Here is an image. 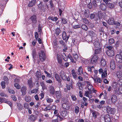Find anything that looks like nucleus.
Segmentation results:
<instances>
[{
	"instance_id": "1",
	"label": "nucleus",
	"mask_w": 122,
	"mask_h": 122,
	"mask_svg": "<svg viewBox=\"0 0 122 122\" xmlns=\"http://www.w3.org/2000/svg\"><path fill=\"white\" fill-rule=\"evenodd\" d=\"M73 55L74 59H73L72 56L70 54H69L67 56V58L70 59L72 62L73 63H76V61L78 59L79 57L76 53L74 54H73Z\"/></svg>"
},
{
	"instance_id": "2",
	"label": "nucleus",
	"mask_w": 122,
	"mask_h": 122,
	"mask_svg": "<svg viewBox=\"0 0 122 122\" xmlns=\"http://www.w3.org/2000/svg\"><path fill=\"white\" fill-rule=\"evenodd\" d=\"M59 74L61 77L62 79L64 81H69L70 78L68 76L67 77L66 75V73L63 70H61L59 73Z\"/></svg>"
},
{
	"instance_id": "3",
	"label": "nucleus",
	"mask_w": 122,
	"mask_h": 122,
	"mask_svg": "<svg viewBox=\"0 0 122 122\" xmlns=\"http://www.w3.org/2000/svg\"><path fill=\"white\" fill-rule=\"evenodd\" d=\"M40 61L43 62L46 59V55L44 51L41 50L39 53Z\"/></svg>"
},
{
	"instance_id": "4",
	"label": "nucleus",
	"mask_w": 122,
	"mask_h": 122,
	"mask_svg": "<svg viewBox=\"0 0 122 122\" xmlns=\"http://www.w3.org/2000/svg\"><path fill=\"white\" fill-rule=\"evenodd\" d=\"M110 98L112 102L114 104L116 103L117 101V97L116 95H112L110 96Z\"/></svg>"
},
{
	"instance_id": "5",
	"label": "nucleus",
	"mask_w": 122,
	"mask_h": 122,
	"mask_svg": "<svg viewBox=\"0 0 122 122\" xmlns=\"http://www.w3.org/2000/svg\"><path fill=\"white\" fill-rule=\"evenodd\" d=\"M116 109L115 108L109 107L107 109V112L109 114H114L115 113Z\"/></svg>"
},
{
	"instance_id": "6",
	"label": "nucleus",
	"mask_w": 122,
	"mask_h": 122,
	"mask_svg": "<svg viewBox=\"0 0 122 122\" xmlns=\"http://www.w3.org/2000/svg\"><path fill=\"white\" fill-rule=\"evenodd\" d=\"M117 89H115L114 91L115 93L119 95L120 94H122V85L119 86Z\"/></svg>"
},
{
	"instance_id": "7",
	"label": "nucleus",
	"mask_w": 122,
	"mask_h": 122,
	"mask_svg": "<svg viewBox=\"0 0 122 122\" xmlns=\"http://www.w3.org/2000/svg\"><path fill=\"white\" fill-rule=\"evenodd\" d=\"M30 19L32 23L35 24L37 22V16L36 15H34L31 16L30 18Z\"/></svg>"
},
{
	"instance_id": "8",
	"label": "nucleus",
	"mask_w": 122,
	"mask_h": 122,
	"mask_svg": "<svg viewBox=\"0 0 122 122\" xmlns=\"http://www.w3.org/2000/svg\"><path fill=\"white\" fill-rule=\"evenodd\" d=\"M98 58V57L97 55L94 56L92 57L91 60V63L92 64L95 63L96 62Z\"/></svg>"
},
{
	"instance_id": "9",
	"label": "nucleus",
	"mask_w": 122,
	"mask_h": 122,
	"mask_svg": "<svg viewBox=\"0 0 122 122\" xmlns=\"http://www.w3.org/2000/svg\"><path fill=\"white\" fill-rule=\"evenodd\" d=\"M62 107L64 109L68 110L70 108V106L68 103L66 102L62 104Z\"/></svg>"
},
{
	"instance_id": "10",
	"label": "nucleus",
	"mask_w": 122,
	"mask_h": 122,
	"mask_svg": "<svg viewBox=\"0 0 122 122\" xmlns=\"http://www.w3.org/2000/svg\"><path fill=\"white\" fill-rule=\"evenodd\" d=\"M27 88L25 86H23L20 89V91L22 93V95H25L27 93Z\"/></svg>"
},
{
	"instance_id": "11",
	"label": "nucleus",
	"mask_w": 122,
	"mask_h": 122,
	"mask_svg": "<svg viewBox=\"0 0 122 122\" xmlns=\"http://www.w3.org/2000/svg\"><path fill=\"white\" fill-rule=\"evenodd\" d=\"M86 87H87L89 91L90 92H92L93 90V86L91 84V83L90 82L87 81L86 82Z\"/></svg>"
},
{
	"instance_id": "12",
	"label": "nucleus",
	"mask_w": 122,
	"mask_h": 122,
	"mask_svg": "<svg viewBox=\"0 0 122 122\" xmlns=\"http://www.w3.org/2000/svg\"><path fill=\"white\" fill-rule=\"evenodd\" d=\"M106 53L108 56L111 57L113 56L114 55V50L107 51Z\"/></svg>"
},
{
	"instance_id": "13",
	"label": "nucleus",
	"mask_w": 122,
	"mask_h": 122,
	"mask_svg": "<svg viewBox=\"0 0 122 122\" xmlns=\"http://www.w3.org/2000/svg\"><path fill=\"white\" fill-rule=\"evenodd\" d=\"M115 59L117 62H121L122 61V57L119 54H117L116 56Z\"/></svg>"
},
{
	"instance_id": "14",
	"label": "nucleus",
	"mask_w": 122,
	"mask_h": 122,
	"mask_svg": "<svg viewBox=\"0 0 122 122\" xmlns=\"http://www.w3.org/2000/svg\"><path fill=\"white\" fill-rule=\"evenodd\" d=\"M104 121L106 122H110L111 121V117L108 114H106L104 117Z\"/></svg>"
},
{
	"instance_id": "15",
	"label": "nucleus",
	"mask_w": 122,
	"mask_h": 122,
	"mask_svg": "<svg viewBox=\"0 0 122 122\" xmlns=\"http://www.w3.org/2000/svg\"><path fill=\"white\" fill-rule=\"evenodd\" d=\"M91 77L93 79L95 83L98 82L101 83L102 82V80L100 78L98 77H97L96 78L95 77H93L92 76H91Z\"/></svg>"
},
{
	"instance_id": "16",
	"label": "nucleus",
	"mask_w": 122,
	"mask_h": 122,
	"mask_svg": "<svg viewBox=\"0 0 122 122\" xmlns=\"http://www.w3.org/2000/svg\"><path fill=\"white\" fill-rule=\"evenodd\" d=\"M69 36H67L66 33L65 31L63 32L62 34V37L63 40L67 41L69 38Z\"/></svg>"
},
{
	"instance_id": "17",
	"label": "nucleus",
	"mask_w": 122,
	"mask_h": 122,
	"mask_svg": "<svg viewBox=\"0 0 122 122\" xmlns=\"http://www.w3.org/2000/svg\"><path fill=\"white\" fill-rule=\"evenodd\" d=\"M56 59L57 60L58 63L60 64H62V60L61 56L60 55L58 54H57Z\"/></svg>"
},
{
	"instance_id": "18",
	"label": "nucleus",
	"mask_w": 122,
	"mask_h": 122,
	"mask_svg": "<svg viewBox=\"0 0 122 122\" xmlns=\"http://www.w3.org/2000/svg\"><path fill=\"white\" fill-rule=\"evenodd\" d=\"M27 84L29 87L30 88L33 87L34 85L31 79H29L28 80Z\"/></svg>"
},
{
	"instance_id": "19",
	"label": "nucleus",
	"mask_w": 122,
	"mask_h": 122,
	"mask_svg": "<svg viewBox=\"0 0 122 122\" xmlns=\"http://www.w3.org/2000/svg\"><path fill=\"white\" fill-rule=\"evenodd\" d=\"M110 67L111 69L113 70H114L115 68V65L114 60H112L110 62Z\"/></svg>"
},
{
	"instance_id": "20",
	"label": "nucleus",
	"mask_w": 122,
	"mask_h": 122,
	"mask_svg": "<svg viewBox=\"0 0 122 122\" xmlns=\"http://www.w3.org/2000/svg\"><path fill=\"white\" fill-rule=\"evenodd\" d=\"M36 0H32L31 1H29L28 4V6L31 7L35 5L36 3Z\"/></svg>"
},
{
	"instance_id": "21",
	"label": "nucleus",
	"mask_w": 122,
	"mask_h": 122,
	"mask_svg": "<svg viewBox=\"0 0 122 122\" xmlns=\"http://www.w3.org/2000/svg\"><path fill=\"white\" fill-rule=\"evenodd\" d=\"M114 19L112 18H110L107 21V23L109 25H113L114 23Z\"/></svg>"
},
{
	"instance_id": "22",
	"label": "nucleus",
	"mask_w": 122,
	"mask_h": 122,
	"mask_svg": "<svg viewBox=\"0 0 122 122\" xmlns=\"http://www.w3.org/2000/svg\"><path fill=\"white\" fill-rule=\"evenodd\" d=\"M49 92L50 94L52 95H54L55 94V90L53 86H51L50 88Z\"/></svg>"
},
{
	"instance_id": "23",
	"label": "nucleus",
	"mask_w": 122,
	"mask_h": 122,
	"mask_svg": "<svg viewBox=\"0 0 122 122\" xmlns=\"http://www.w3.org/2000/svg\"><path fill=\"white\" fill-rule=\"evenodd\" d=\"M54 76L57 81L58 82H61V79L58 74L57 73H55L54 75Z\"/></svg>"
},
{
	"instance_id": "24",
	"label": "nucleus",
	"mask_w": 122,
	"mask_h": 122,
	"mask_svg": "<svg viewBox=\"0 0 122 122\" xmlns=\"http://www.w3.org/2000/svg\"><path fill=\"white\" fill-rule=\"evenodd\" d=\"M37 117L36 115H31L30 116L29 119L32 122L35 121Z\"/></svg>"
},
{
	"instance_id": "25",
	"label": "nucleus",
	"mask_w": 122,
	"mask_h": 122,
	"mask_svg": "<svg viewBox=\"0 0 122 122\" xmlns=\"http://www.w3.org/2000/svg\"><path fill=\"white\" fill-rule=\"evenodd\" d=\"M116 75L117 78H121L122 77V71L120 70L116 72Z\"/></svg>"
},
{
	"instance_id": "26",
	"label": "nucleus",
	"mask_w": 122,
	"mask_h": 122,
	"mask_svg": "<svg viewBox=\"0 0 122 122\" xmlns=\"http://www.w3.org/2000/svg\"><path fill=\"white\" fill-rule=\"evenodd\" d=\"M71 74L74 78L75 79L77 77V75L75 70L73 69L71 71Z\"/></svg>"
},
{
	"instance_id": "27",
	"label": "nucleus",
	"mask_w": 122,
	"mask_h": 122,
	"mask_svg": "<svg viewBox=\"0 0 122 122\" xmlns=\"http://www.w3.org/2000/svg\"><path fill=\"white\" fill-rule=\"evenodd\" d=\"M83 72V68L81 66H80L78 70V72H77V73L78 75H79L82 74Z\"/></svg>"
},
{
	"instance_id": "28",
	"label": "nucleus",
	"mask_w": 122,
	"mask_h": 122,
	"mask_svg": "<svg viewBox=\"0 0 122 122\" xmlns=\"http://www.w3.org/2000/svg\"><path fill=\"white\" fill-rule=\"evenodd\" d=\"M59 42L62 46L64 47L65 50H66L67 49V46H66L65 43L62 40L60 41Z\"/></svg>"
},
{
	"instance_id": "29",
	"label": "nucleus",
	"mask_w": 122,
	"mask_h": 122,
	"mask_svg": "<svg viewBox=\"0 0 122 122\" xmlns=\"http://www.w3.org/2000/svg\"><path fill=\"white\" fill-rule=\"evenodd\" d=\"M55 93L56 97L60 99L61 97V91H56Z\"/></svg>"
},
{
	"instance_id": "30",
	"label": "nucleus",
	"mask_w": 122,
	"mask_h": 122,
	"mask_svg": "<svg viewBox=\"0 0 122 122\" xmlns=\"http://www.w3.org/2000/svg\"><path fill=\"white\" fill-rule=\"evenodd\" d=\"M100 8L102 10L104 11L106 10V6L105 4L101 3L100 4Z\"/></svg>"
},
{
	"instance_id": "31",
	"label": "nucleus",
	"mask_w": 122,
	"mask_h": 122,
	"mask_svg": "<svg viewBox=\"0 0 122 122\" xmlns=\"http://www.w3.org/2000/svg\"><path fill=\"white\" fill-rule=\"evenodd\" d=\"M31 54L33 59H34L36 56V53L35 49H33L31 53Z\"/></svg>"
},
{
	"instance_id": "32",
	"label": "nucleus",
	"mask_w": 122,
	"mask_h": 122,
	"mask_svg": "<svg viewBox=\"0 0 122 122\" xmlns=\"http://www.w3.org/2000/svg\"><path fill=\"white\" fill-rule=\"evenodd\" d=\"M94 44L95 47L96 48H99L100 47V44L99 41H95L94 43Z\"/></svg>"
},
{
	"instance_id": "33",
	"label": "nucleus",
	"mask_w": 122,
	"mask_h": 122,
	"mask_svg": "<svg viewBox=\"0 0 122 122\" xmlns=\"http://www.w3.org/2000/svg\"><path fill=\"white\" fill-rule=\"evenodd\" d=\"M36 75L38 78H41L42 74L41 72L37 71L36 73Z\"/></svg>"
},
{
	"instance_id": "34",
	"label": "nucleus",
	"mask_w": 122,
	"mask_h": 122,
	"mask_svg": "<svg viewBox=\"0 0 122 122\" xmlns=\"http://www.w3.org/2000/svg\"><path fill=\"white\" fill-rule=\"evenodd\" d=\"M67 113L66 111H62L61 113V116L63 117H65L67 115Z\"/></svg>"
},
{
	"instance_id": "35",
	"label": "nucleus",
	"mask_w": 122,
	"mask_h": 122,
	"mask_svg": "<svg viewBox=\"0 0 122 122\" xmlns=\"http://www.w3.org/2000/svg\"><path fill=\"white\" fill-rule=\"evenodd\" d=\"M89 11L88 10H85L84 12L85 16L86 17H88L89 15Z\"/></svg>"
},
{
	"instance_id": "36",
	"label": "nucleus",
	"mask_w": 122,
	"mask_h": 122,
	"mask_svg": "<svg viewBox=\"0 0 122 122\" xmlns=\"http://www.w3.org/2000/svg\"><path fill=\"white\" fill-rule=\"evenodd\" d=\"M17 107L18 109L20 111L22 110L23 109V107L22 105L20 103H17Z\"/></svg>"
},
{
	"instance_id": "37",
	"label": "nucleus",
	"mask_w": 122,
	"mask_h": 122,
	"mask_svg": "<svg viewBox=\"0 0 122 122\" xmlns=\"http://www.w3.org/2000/svg\"><path fill=\"white\" fill-rule=\"evenodd\" d=\"M101 65L102 66H105L106 64L105 60L103 59H102L101 60Z\"/></svg>"
},
{
	"instance_id": "38",
	"label": "nucleus",
	"mask_w": 122,
	"mask_h": 122,
	"mask_svg": "<svg viewBox=\"0 0 122 122\" xmlns=\"http://www.w3.org/2000/svg\"><path fill=\"white\" fill-rule=\"evenodd\" d=\"M25 100L26 102H29L31 101V98L29 96H26L25 97Z\"/></svg>"
},
{
	"instance_id": "39",
	"label": "nucleus",
	"mask_w": 122,
	"mask_h": 122,
	"mask_svg": "<svg viewBox=\"0 0 122 122\" xmlns=\"http://www.w3.org/2000/svg\"><path fill=\"white\" fill-rule=\"evenodd\" d=\"M102 51V49L101 48H99L96 49L95 51V54H99Z\"/></svg>"
},
{
	"instance_id": "40",
	"label": "nucleus",
	"mask_w": 122,
	"mask_h": 122,
	"mask_svg": "<svg viewBox=\"0 0 122 122\" xmlns=\"http://www.w3.org/2000/svg\"><path fill=\"white\" fill-rule=\"evenodd\" d=\"M61 32V30L60 28H57L55 30V34L57 36L59 35Z\"/></svg>"
},
{
	"instance_id": "41",
	"label": "nucleus",
	"mask_w": 122,
	"mask_h": 122,
	"mask_svg": "<svg viewBox=\"0 0 122 122\" xmlns=\"http://www.w3.org/2000/svg\"><path fill=\"white\" fill-rule=\"evenodd\" d=\"M75 112L76 114H77L79 112V107L77 106H76L75 108Z\"/></svg>"
},
{
	"instance_id": "42",
	"label": "nucleus",
	"mask_w": 122,
	"mask_h": 122,
	"mask_svg": "<svg viewBox=\"0 0 122 122\" xmlns=\"http://www.w3.org/2000/svg\"><path fill=\"white\" fill-rule=\"evenodd\" d=\"M107 6L110 9H112L114 7V4L112 3H109L107 4Z\"/></svg>"
},
{
	"instance_id": "43",
	"label": "nucleus",
	"mask_w": 122,
	"mask_h": 122,
	"mask_svg": "<svg viewBox=\"0 0 122 122\" xmlns=\"http://www.w3.org/2000/svg\"><path fill=\"white\" fill-rule=\"evenodd\" d=\"M3 79L5 82L7 84H8L9 82V80L8 78L6 76H4L3 77Z\"/></svg>"
},
{
	"instance_id": "44",
	"label": "nucleus",
	"mask_w": 122,
	"mask_h": 122,
	"mask_svg": "<svg viewBox=\"0 0 122 122\" xmlns=\"http://www.w3.org/2000/svg\"><path fill=\"white\" fill-rule=\"evenodd\" d=\"M7 100L4 98H1L0 97V102L1 103H6Z\"/></svg>"
},
{
	"instance_id": "45",
	"label": "nucleus",
	"mask_w": 122,
	"mask_h": 122,
	"mask_svg": "<svg viewBox=\"0 0 122 122\" xmlns=\"http://www.w3.org/2000/svg\"><path fill=\"white\" fill-rule=\"evenodd\" d=\"M62 20V24H66L67 23V20L66 18H61Z\"/></svg>"
},
{
	"instance_id": "46",
	"label": "nucleus",
	"mask_w": 122,
	"mask_h": 122,
	"mask_svg": "<svg viewBox=\"0 0 122 122\" xmlns=\"http://www.w3.org/2000/svg\"><path fill=\"white\" fill-rule=\"evenodd\" d=\"M41 85V86L43 89V90L46 89V87L44 82H41L40 83Z\"/></svg>"
},
{
	"instance_id": "47",
	"label": "nucleus",
	"mask_w": 122,
	"mask_h": 122,
	"mask_svg": "<svg viewBox=\"0 0 122 122\" xmlns=\"http://www.w3.org/2000/svg\"><path fill=\"white\" fill-rule=\"evenodd\" d=\"M92 92H90V91H86L85 92L84 96L86 97H88V95L90 94H92Z\"/></svg>"
},
{
	"instance_id": "48",
	"label": "nucleus",
	"mask_w": 122,
	"mask_h": 122,
	"mask_svg": "<svg viewBox=\"0 0 122 122\" xmlns=\"http://www.w3.org/2000/svg\"><path fill=\"white\" fill-rule=\"evenodd\" d=\"M24 108L25 109H28L29 108V105L28 103H25L24 104Z\"/></svg>"
},
{
	"instance_id": "49",
	"label": "nucleus",
	"mask_w": 122,
	"mask_h": 122,
	"mask_svg": "<svg viewBox=\"0 0 122 122\" xmlns=\"http://www.w3.org/2000/svg\"><path fill=\"white\" fill-rule=\"evenodd\" d=\"M14 86L17 89H20L21 88L20 86L18 83H15L14 84Z\"/></svg>"
},
{
	"instance_id": "50",
	"label": "nucleus",
	"mask_w": 122,
	"mask_h": 122,
	"mask_svg": "<svg viewBox=\"0 0 122 122\" xmlns=\"http://www.w3.org/2000/svg\"><path fill=\"white\" fill-rule=\"evenodd\" d=\"M81 28L83 29L85 31H87L88 29L87 26L85 25H82L81 26Z\"/></svg>"
},
{
	"instance_id": "51",
	"label": "nucleus",
	"mask_w": 122,
	"mask_h": 122,
	"mask_svg": "<svg viewBox=\"0 0 122 122\" xmlns=\"http://www.w3.org/2000/svg\"><path fill=\"white\" fill-rule=\"evenodd\" d=\"M107 71L106 70H105L104 72L102 73V77H104L107 76Z\"/></svg>"
},
{
	"instance_id": "52",
	"label": "nucleus",
	"mask_w": 122,
	"mask_h": 122,
	"mask_svg": "<svg viewBox=\"0 0 122 122\" xmlns=\"http://www.w3.org/2000/svg\"><path fill=\"white\" fill-rule=\"evenodd\" d=\"M38 91V90L36 89H35L32 90L30 92L31 94L35 93L36 94Z\"/></svg>"
},
{
	"instance_id": "53",
	"label": "nucleus",
	"mask_w": 122,
	"mask_h": 122,
	"mask_svg": "<svg viewBox=\"0 0 122 122\" xmlns=\"http://www.w3.org/2000/svg\"><path fill=\"white\" fill-rule=\"evenodd\" d=\"M96 112L95 111H93L91 112L92 113V117H94L95 118H96L97 117V116Z\"/></svg>"
},
{
	"instance_id": "54",
	"label": "nucleus",
	"mask_w": 122,
	"mask_h": 122,
	"mask_svg": "<svg viewBox=\"0 0 122 122\" xmlns=\"http://www.w3.org/2000/svg\"><path fill=\"white\" fill-rule=\"evenodd\" d=\"M109 42L111 44L114 43V40L113 38H110L109 40Z\"/></svg>"
},
{
	"instance_id": "55",
	"label": "nucleus",
	"mask_w": 122,
	"mask_h": 122,
	"mask_svg": "<svg viewBox=\"0 0 122 122\" xmlns=\"http://www.w3.org/2000/svg\"><path fill=\"white\" fill-rule=\"evenodd\" d=\"M46 101L47 102L49 103H51L53 101V100L51 98H49V97L47 98Z\"/></svg>"
},
{
	"instance_id": "56",
	"label": "nucleus",
	"mask_w": 122,
	"mask_h": 122,
	"mask_svg": "<svg viewBox=\"0 0 122 122\" xmlns=\"http://www.w3.org/2000/svg\"><path fill=\"white\" fill-rule=\"evenodd\" d=\"M83 22L85 24H87L88 23L89 21L86 19L85 18H83Z\"/></svg>"
},
{
	"instance_id": "57",
	"label": "nucleus",
	"mask_w": 122,
	"mask_h": 122,
	"mask_svg": "<svg viewBox=\"0 0 122 122\" xmlns=\"http://www.w3.org/2000/svg\"><path fill=\"white\" fill-rule=\"evenodd\" d=\"M73 28L74 29H76L81 28V25H73Z\"/></svg>"
},
{
	"instance_id": "58",
	"label": "nucleus",
	"mask_w": 122,
	"mask_h": 122,
	"mask_svg": "<svg viewBox=\"0 0 122 122\" xmlns=\"http://www.w3.org/2000/svg\"><path fill=\"white\" fill-rule=\"evenodd\" d=\"M42 4V2H40V4L38 5V8L39 9L41 10L43 6V5Z\"/></svg>"
},
{
	"instance_id": "59",
	"label": "nucleus",
	"mask_w": 122,
	"mask_h": 122,
	"mask_svg": "<svg viewBox=\"0 0 122 122\" xmlns=\"http://www.w3.org/2000/svg\"><path fill=\"white\" fill-rule=\"evenodd\" d=\"M94 72L95 74V75L94 74V75H93L92 74V76H93V77H95L96 78L97 77V74L98 73V71L96 70H95L94 71Z\"/></svg>"
},
{
	"instance_id": "60",
	"label": "nucleus",
	"mask_w": 122,
	"mask_h": 122,
	"mask_svg": "<svg viewBox=\"0 0 122 122\" xmlns=\"http://www.w3.org/2000/svg\"><path fill=\"white\" fill-rule=\"evenodd\" d=\"M1 85L3 88H5V82L2 81L1 83Z\"/></svg>"
},
{
	"instance_id": "61",
	"label": "nucleus",
	"mask_w": 122,
	"mask_h": 122,
	"mask_svg": "<svg viewBox=\"0 0 122 122\" xmlns=\"http://www.w3.org/2000/svg\"><path fill=\"white\" fill-rule=\"evenodd\" d=\"M71 95L70 94V95L71 96V98L74 101H76L77 99V98L76 96H75L71 95Z\"/></svg>"
},
{
	"instance_id": "62",
	"label": "nucleus",
	"mask_w": 122,
	"mask_h": 122,
	"mask_svg": "<svg viewBox=\"0 0 122 122\" xmlns=\"http://www.w3.org/2000/svg\"><path fill=\"white\" fill-rule=\"evenodd\" d=\"M51 109V108L50 107H46L44 110L43 111H49Z\"/></svg>"
},
{
	"instance_id": "63",
	"label": "nucleus",
	"mask_w": 122,
	"mask_h": 122,
	"mask_svg": "<svg viewBox=\"0 0 122 122\" xmlns=\"http://www.w3.org/2000/svg\"><path fill=\"white\" fill-rule=\"evenodd\" d=\"M35 36L36 40H37L39 37V35L38 33L37 32H35Z\"/></svg>"
},
{
	"instance_id": "64",
	"label": "nucleus",
	"mask_w": 122,
	"mask_h": 122,
	"mask_svg": "<svg viewBox=\"0 0 122 122\" xmlns=\"http://www.w3.org/2000/svg\"><path fill=\"white\" fill-rule=\"evenodd\" d=\"M117 84L119 85H122V79H120L117 81Z\"/></svg>"
}]
</instances>
